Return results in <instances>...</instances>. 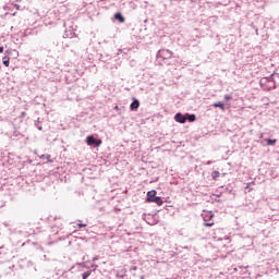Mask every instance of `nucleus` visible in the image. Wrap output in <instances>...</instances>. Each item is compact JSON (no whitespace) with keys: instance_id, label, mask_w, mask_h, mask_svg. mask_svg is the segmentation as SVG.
I'll return each instance as SVG.
<instances>
[{"instance_id":"dca6fc26","label":"nucleus","mask_w":279,"mask_h":279,"mask_svg":"<svg viewBox=\"0 0 279 279\" xmlns=\"http://www.w3.org/2000/svg\"><path fill=\"white\" fill-rule=\"evenodd\" d=\"M44 158H46V160H48V162H53V160L51 159V155H46V156H44Z\"/></svg>"},{"instance_id":"9d476101","label":"nucleus","mask_w":279,"mask_h":279,"mask_svg":"<svg viewBox=\"0 0 279 279\" xmlns=\"http://www.w3.org/2000/svg\"><path fill=\"white\" fill-rule=\"evenodd\" d=\"M213 226H215V220H210V221H205L204 222V227L205 228H213Z\"/></svg>"},{"instance_id":"a211bd4d","label":"nucleus","mask_w":279,"mask_h":279,"mask_svg":"<svg viewBox=\"0 0 279 279\" xmlns=\"http://www.w3.org/2000/svg\"><path fill=\"white\" fill-rule=\"evenodd\" d=\"M132 271H136L138 268L136 266L131 267Z\"/></svg>"},{"instance_id":"ddd939ff","label":"nucleus","mask_w":279,"mask_h":279,"mask_svg":"<svg viewBox=\"0 0 279 279\" xmlns=\"http://www.w3.org/2000/svg\"><path fill=\"white\" fill-rule=\"evenodd\" d=\"M3 64H4V66H10V59H9V57H4L3 58Z\"/></svg>"},{"instance_id":"4be33fe9","label":"nucleus","mask_w":279,"mask_h":279,"mask_svg":"<svg viewBox=\"0 0 279 279\" xmlns=\"http://www.w3.org/2000/svg\"><path fill=\"white\" fill-rule=\"evenodd\" d=\"M22 116H25V112H23Z\"/></svg>"},{"instance_id":"0eeeda50","label":"nucleus","mask_w":279,"mask_h":279,"mask_svg":"<svg viewBox=\"0 0 279 279\" xmlns=\"http://www.w3.org/2000/svg\"><path fill=\"white\" fill-rule=\"evenodd\" d=\"M116 21H119L120 23H125V17L121 13H116L114 14Z\"/></svg>"},{"instance_id":"6e6552de","label":"nucleus","mask_w":279,"mask_h":279,"mask_svg":"<svg viewBox=\"0 0 279 279\" xmlns=\"http://www.w3.org/2000/svg\"><path fill=\"white\" fill-rule=\"evenodd\" d=\"M154 204H157V206H162L163 202L162 198L157 196L156 198L153 199Z\"/></svg>"},{"instance_id":"f03ea898","label":"nucleus","mask_w":279,"mask_h":279,"mask_svg":"<svg viewBox=\"0 0 279 279\" xmlns=\"http://www.w3.org/2000/svg\"><path fill=\"white\" fill-rule=\"evenodd\" d=\"M159 56H160V58H163V60H169V58H171L173 56V52H171L170 50H167V49H162L159 51Z\"/></svg>"},{"instance_id":"7ed1b4c3","label":"nucleus","mask_w":279,"mask_h":279,"mask_svg":"<svg viewBox=\"0 0 279 279\" xmlns=\"http://www.w3.org/2000/svg\"><path fill=\"white\" fill-rule=\"evenodd\" d=\"M156 190H151L149 192H147V197H146V202L149 204V203H153L154 199L157 197L156 196Z\"/></svg>"},{"instance_id":"423d86ee","label":"nucleus","mask_w":279,"mask_h":279,"mask_svg":"<svg viewBox=\"0 0 279 279\" xmlns=\"http://www.w3.org/2000/svg\"><path fill=\"white\" fill-rule=\"evenodd\" d=\"M140 107L141 102L138 100H134L130 106L131 110H138Z\"/></svg>"},{"instance_id":"39448f33","label":"nucleus","mask_w":279,"mask_h":279,"mask_svg":"<svg viewBox=\"0 0 279 279\" xmlns=\"http://www.w3.org/2000/svg\"><path fill=\"white\" fill-rule=\"evenodd\" d=\"M203 219L204 221H213V219H215V214H213V211H204Z\"/></svg>"},{"instance_id":"4468645a","label":"nucleus","mask_w":279,"mask_h":279,"mask_svg":"<svg viewBox=\"0 0 279 279\" xmlns=\"http://www.w3.org/2000/svg\"><path fill=\"white\" fill-rule=\"evenodd\" d=\"M88 276H90V270L84 272V274L82 275V278H83V279H87Z\"/></svg>"},{"instance_id":"1a4fd4ad","label":"nucleus","mask_w":279,"mask_h":279,"mask_svg":"<svg viewBox=\"0 0 279 279\" xmlns=\"http://www.w3.org/2000/svg\"><path fill=\"white\" fill-rule=\"evenodd\" d=\"M186 120L190 121V123H193V121H195V114H189L185 113Z\"/></svg>"},{"instance_id":"aec40b11","label":"nucleus","mask_w":279,"mask_h":279,"mask_svg":"<svg viewBox=\"0 0 279 279\" xmlns=\"http://www.w3.org/2000/svg\"><path fill=\"white\" fill-rule=\"evenodd\" d=\"M0 53H3V46H0Z\"/></svg>"},{"instance_id":"f8f14e48","label":"nucleus","mask_w":279,"mask_h":279,"mask_svg":"<svg viewBox=\"0 0 279 279\" xmlns=\"http://www.w3.org/2000/svg\"><path fill=\"white\" fill-rule=\"evenodd\" d=\"M214 108H221L222 110H225V105L222 102H215Z\"/></svg>"},{"instance_id":"f257e3e1","label":"nucleus","mask_w":279,"mask_h":279,"mask_svg":"<svg viewBox=\"0 0 279 279\" xmlns=\"http://www.w3.org/2000/svg\"><path fill=\"white\" fill-rule=\"evenodd\" d=\"M86 143H87V145H95V147H100L102 142H101V140L95 138V136H93V135H88L86 137Z\"/></svg>"},{"instance_id":"6ab92c4d","label":"nucleus","mask_w":279,"mask_h":279,"mask_svg":"<svg viewBox=\"0 0 279 279\" xmlns=\"http://www.w3.org/2000/svg\"><path fill=\"white\" fill-rule=\"evenodd\" d=\"M78 228H86V225L78 223Z\"/></svg>"},{"instance_id":"412c9836","label":"nucleus","mask_w":279,"mask_h":279,"mask_svg":"<svg viewBox=\"0 0 279 279\" xmlns=\"http://www.w3.org/2000/svg\"><path fill=\"white\" fill-rule=\"evenodd\" d=\"M141 279H145V276H141Z\"/></svg>"},{"instance_id":"20e7f679","label":"nucleus","mask_w":279,"mask_h":279,"mask_svg":"<svg viewBox=\"0 0 279 279\" xmlns=\"http://www.w3.org/2000/svg\"><path fill=\"white\" fill-rule=\"evenodd\" d=\"M174 121H177V123H186V114L177 113L174 116Z\"/></svg>"},{"instance_id":"9b49d317","label":"nucleus","mask_w":279,"mask_h":279,"mask_svg":"<svg viewBox=\"0 0 279 279\" xmlns=\"http://www.w3.org/2000/svg\"><path fill=\"white\" fill-rule=\"evenodd\" d=\"M219 175H221V173L219 171H213L211 172L213 180H217V178H219Z\"/></svg>"},{"instance_id":"2eb2a0df","label":"nucleus","mask_w":279,"mask_h":279,"mask_svg":"<svg viewBox=\"0 0 279 279\" xmlns=\"http://www.w3.org/2000/svg\"><path fill=\"white\" fill-rule=\"evenodd\" d=\"M268 145H276L277 140H267Z\"/></svg>"},{"instance_id":"f3484780","label":"nucleus","mask_w":279,"mask_h":279,"mask_svg":"<svg viewBox=\"0 0 279 279\" xmlns=\"http://www.w3.org/2000/svg\"><path fill=\"white\" fill-rule=\"evenodd\" d=\"M225 99H227V101H230V99H232V96L226 95V96H225Z\"/></svg>"}]
</instances>
